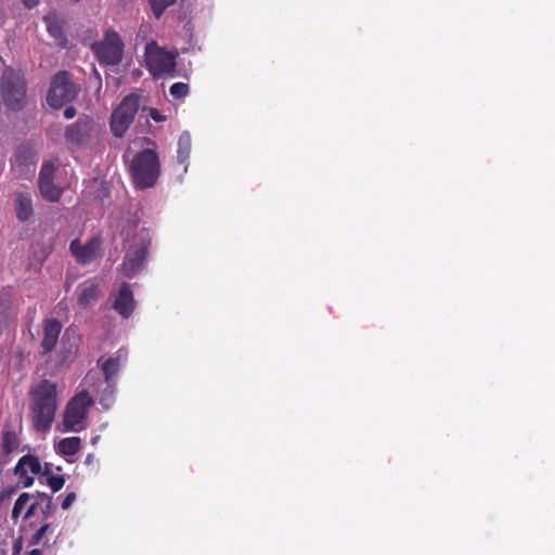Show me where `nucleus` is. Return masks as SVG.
<instances>
[{
  "label": "nucleus",
  "instance_id": "nucleus-1",
  "mask_svg": "<svg viewBox=\"0 0 555 555\" xmlns=\"http://www.w3.org/2000/svg\"><path fill=\"white\" fill-rule=\"evenodd\" d=\"M31 426L37 433L50 430L59 406L57 385L42 379L29 390Z\"/></svg>",
  "mask_w": 555,
  "mask_h": 555
},
{
  "label": "nucleus",
  "instance_id": "nucleus-2",
  "mask_svg": "<svg viewBox=\"0 0 555 555\" xmlns=\"http://www.w3.org/2000/svg\"><path fill=\"white\" fill-rule=\"evenodd\" d=\"M129 170L135 189L153 188L160 176L158 154L151 149L139 152L131 160Z\"/></svg>",
  "mask_w": 555,
  "mask_h": 555
},
{
  "label": "nucleus",
  "instance_id": "nucleus-3",
  "mask_svg": "<svg viewBox=\"0 0 555 555\" xmlns=\"http://www.w3.org/2000/svg\"><path fill=\"white\" fill-rule=\"evenodd\" d=\"M26 101V80L21 69L5 66L0 80V103L9 111L23 109Z\"/></svg>",
  "mask_w": 555,
  "mask_h": 555
},
{
  "label": "nucleus",
  "instance_id": "nucleus-4",
  "mask_svg": "<svg viewBox=\"0 0 555 555\" xmlns=\"http://www.w3.org/2000/svg\"><path fill=\"white\" fill-rule=\"evenodd\" d=\"M79 91L80 87L73 81L70 73L60 70L51 79L47 102L53 108H61L74 101Z\"/></svg>",
  "mask_w": 555,
  "mask_h": 555
},
{
  "label": "nucleus",
  "instance_id": "nucleus-5",
  "mask_svg": "<svg viewBox=\"0 0 555 555\" xmlns=\"http://www.w3.org/2000/svg\"><path fill=\"white\" fill-rule=\"evenodd\" d=\"M144 57L151 75L155 78L172 75L176 69V55L160 48L152 40L145 46Z\"/></svg>",
  "mask_w": 555,
  "mask_h": 555
},
{
  "label": "nucleus",
  "instance_id": "nucleus-6",
  "mask_svg": "<svg viewBox=\"0 0 555 555\" xmlns=\"http://www.w3.org/2000/svg\"><path fill=\"white\" fill-rule=\"evenodd\" d=\"M140 105L139 95L130 93L122 99L111 116V130L117 138L124 137L132 124Z\"/></svg>",
  "mask_w": 555,
  "mask_h": 555
},
{
  "label": "nucleus",
  "instance_id": "nucleus-7",
  "mask_svg": "<svg viewBox=\"0 0 555 555\" xmlns=\"http://www.w3.org/2000/svg\"><path fill=\"white\" fill-rule=\"evenodd\" d=\"M91 50L100 63L105 65H117L122 60L124 43L116 31L107 30L103 40L91 44Z\"/></svg>",
  "mask_w": 555,
  "mask_h": 555
},
{
  "label": "nucleus",
  "instance_id": "nucleus-8",
  "mask_svg": "<svg viewBox=\"0 0 555 555\" xmlns=\"http://www.w3.org/2000/svg\"><path fill=\"white\" fill-rule=\"evenodd\" d=\"M94 400L87 390L75 395L66 405L63 415V424L66 430L78 431L87 416L88 410L93 405Z\"/></svg>",
  "mask_w": 555,
  "mask_h": 555
},
{
  "label": "nucleus",
  "instance_id": "nucleus-9",
  "mask_svg": "<svg viewBox=\"0 0 555 555\" xmlns=\"http://www.w3.org/2000/svg\"><path fill=\"white\" fill-rule=\"evenodd\" d=\"M100 130L94 119L90 116H80L76 122L65 128L64 137L66 142L73 145L81 146L89 144L98 138Z\"/></svg>",
  "mask_w": 555,
  "mask_h": 555
},
{
  "label": "nucleus",
  "instance_id": "nucleus-10",
  "mask_svg": "<svg viewBox=\"0 0 555 555\" xmlns=\"http://www.w3.org/2000/svg\"><path fill=\"white\" fill-rule=\"evenodd\" d=\"M56 168L53 162L43 163L38 180L41 196L52 203L59 202L63 193L62 188L54 183Z\"/></svg>",
  "mask_w": 555,
  "mask_h": 555
},
{
  "label": "nucleus",
  "instance_id": "nucleus-11",
  "mask_svg": "<svg viewBox=\"0 0 555 555\" xmlns=\"http://www.w3.org/2000/svg\"><path fill=\"white\" fill-rule=\"evenodd\" d=\"M103 240L100 235L92 236L85 245L78 238L69 244V250L79 264L86 266L100 256Z\"/></svg>",
  "mask_w": 555,
  "mask_h": 555
},
{
  "label": "nucleus",
  "instance_id": "nucleus-12",
  "mask_svg": "<svg viewBox=\"0 0 555 555\" xmlns=\"http://www.w3.org/2000/svg\"><path fill=\"white\" fill-rule=\"evenodd\" d=\"M150 248V242H141L132 246L126 254L121 270L122 273L132 279L144 266Z\"/></svg>",
  "mask_w": 555,
  "mask_h": 555
},
{
  "label": "nucleus",
  "instance_id": "nucleus-13",
  "mask_svg": "<svg viewBox=\"0 0 555 555\" xmlns=\"http://www.w3.org/2000/svg\"><path fill=\"white\" fill-rule=\"evenodd\" d=\"M135 308V300L130 285L124 282L114 300L113 309L124 319H128Z\"/></svg>",
  "mask_w": 555,
  "mask_h": 555
},
{
  "label": "nucleus",
  "instance_id": "nucleus-14",
  "mask_svg": "<svg viewBox=\"0 0 555 555\" xmlns=\"http://www.w3.org/2000/svg\"><path fill=\"white\" fill-rule=\"evenodd\" d=\"M62 330L56 319H48L43 326V338L41 340L42 354L50 353L56 346Z\"/></svg>",
  "mask_w": 555,
  "mask_h": 555
},
{
  "label": "nucleus",
  "instance_id": "nucleus-15",
  "mask_svg": "<svg viewBox=\"0 0 555 555\" xmlns=\"http://www.w3.org/2000/svg\"><path fill=\"white\" fill-rule=\"evenodd\" d=\"M76 293L78 305L86 308L99 299L100 287L94 280H87L78 285Z\"/></svg>",
  "mask_w": 555,
  "mask_h": 555
},
{
  "label": "nucleus",
  "instance_id": "nucleus-16",
  "mask_svg": "<svg viewBox=\"0 0 555 555\" xmlns=\"http://www.w3.org/2000/svg\"><path fill=\"white\" fill-rule=\"evenodd\" d=\"M43 22L50 36L57 40L62 48H65L67 39L64 33L63 20L55 12H49L43 16Z\"/></svg>",
  "mask_w": 555,
  "mask_h": 555
},
{
  "label": "nucleus",
  "instance_id": "nucleus-17",
  "mask_svg": "<svg viewBox=\"0 0 555 555\" xmlns=\"http://www.w3.org/2000/svg\"><path fill=\"white\" fill-rule=\"evenodd\" d=\"M121 354L120 350L117 352L115 357H109L107 359H104L101 357L98 360V365L101 367V371L103 373V377L105 382H116L117 383V375L121 367Z\"/></svg>",
  "mask_w": 555,
  "mask_h": 555
},
{
  "label": "nucleus",
  "instance_id": "nucleus-18",
  "mask_svg": "<svg viewBox=\"0 0 555 555\" xmlns=\"http://www.w3.org/2000/svg\"><path fill=\"white\" fill-rule=\"evenodd\" d=\"M28 469L35 475L41 473V464L36 455L26 454L22 456L14 467V474L18 477L26 476Z\"/></svg>",
  "mask_w": 555,
  "mask_h": 555
},
{
  "label": "nucleus",
  "instance_id": "nucleus-19",
  "mask_svg": "<svg viewBox=\"0 0 555 555\" xmlns=\"http://www.w3.org/2000/svg\"><path fill=\"white\" fill-rule=\"evenodd\" d=\"M96 392L99 393V403L103 409H109L115 400L116 382L99 380Z\"/></svg>",
  "mask_w": 555,
  "mask_h": 555
},
{
  "label": "nucleus",
  "instance_id": "nucleus-20",
  "mask_svg": "<svg viewBox=\"0 0 555 555\" xmlns=\"http://www.w3.org/2000/svg\"><path fill=\"white\" fill-rule=\"evenodd\" d=\"M16 217L21 221L28 220L33 214V199L28 193H17L15 197Z\"/></svg>",
  "mask_w": 555,
  "mask_h": 555
},
{
  "label": "nucleus",
  "instance_id": "nucleus-21",
  "mask_svg": "<svg viewBox=\"0 0 555 555\" xmlns=\"http://www.w3.org/2000/svg\"><path fill=\"white\" fill-rule=\"evenodd\" d=\"M2 437V451L4 454L9 455L12 452L16 451L20 447V439L17 433L8 425H4L1 431Z\"/></svg>",
  "mask_w": 555,
  "mask_h": 555
},
{
  "label": "nucleus",
  "instance_id": "nucleus-22",
  "mask_svg": "<svg viewBox=\"0 0 555 555\" xmlns=\"http://www.w3.org/2000/svg\"><path fill=\"white\" fill-rule=\"evenodd\" d=\"M81 439L79 437H67L60 440L56 451L61 455L73 456L79 452Z\"/></svg>",
  "mask_w": 555,
  "mask_h": 555
},
{
  "label": "nucleus",
  "instance_id": "nucleus-23",
  "mask_svg": "<svg viewBox=\"0 0 555 555\" xmlns=\"http://www.w3.org/2000/svg\"><path fill=\"white\" fill-rule=\"evenodd\" d=\"M191 153V138L190 134L183 133L178 141L177 159L180 164H184Z\"/></svg>",
  "mask_w": 555,
  "mask_h": 555
},
{
  "label": "nucleus",
  "instance_id": "nucleus-24",
  "mask_svg": "<svg viewBox=\"0 0 555 555\" xmlns=\"http://www.w3.org/2000/svg\"><path fill=\"white\" fill-rule=\"evenodd\" d=\"M14 163L18 166L25 165L31 167V171H35V164L33 162V153L28 147L21 146L15 153Z\"/></svg>",
  "mask_w": 555,
  "mask_h": 555
},
{
  "label": "nucleus",
  "instance_id": "nucleus-25",
  "mask_svg": "<svg viewBox=\"0 0 555 555\" xmlns=\"http://www.w3.org/2000/svg\"><path fill=\"white\" fill-rule=\"evenodd\" d=\"M177 0H149L152 12L156 18H159L164 12L176 3Z\"/></svg>",
  "mask_w": 555,
  "mask_h": 555
},
{
  "label": "nucleus",
  "instance_id": "nucleus-26",
  "mask_svg": "<svg viewBox=\"0 0 555 555\" xmlns=\"http://www.w3.org/2000/svg\"><path fill=\"white\" fill-rule=\"evenodd\" d=\"M30 499V494L27 492H23L16 499L13 509H12V519L17 520L25 505L28 503Z\"/></svg>",
  "mask_w": 555,
  "mask_h": 555
},
{
  "label": "nucleus",
  "instance_id": "nucleus-27",
  "mask_svg": "<svg viewBox=\"0 0 555 555\" xmlns=\"http://www.w3.org/2000/svg\"><path fill=\"white\" fill-rule=\"evenodd\" d=\"M33 248V259L30 261V264L33 266L34 263H36L38 266H41L48 257V255L50 254V249L46 246H34Z\"/></svg>",
  "mask_w": 555,
  "mask_h": 555
},
{
  "label": "nucleus",
  "instance_id": "nucleus-28",
  "mask_svg": "<svg viewBox=\"0 0 555 555\" xmlns=\"http://www.w3.org/2000/svg\"><path fill=\"white\" fill-rule=\"evenodd\" d=\"M189 85L184 82H175L169 88L170 94L176 99H183L189 93Z\"/></svg>",
  "mask_w": 555,
  "mask_h": 555
},
{
  "label": "nucleus",
  "instance_id": "nucleus-29",
  "mask_svg": "<svg viewBox=\"0 0 555 555\" xmlns=\"http://www.w3.org/2000/svg\"><path fill=\"white\" fill-rule=\"evenodd\" d=\"M42 501H44L41 508L42 519L47 520L55 511V505L53 503L52 496H42Z\"/></svg>",
  "mask_w": 555,
  "mask_h": 555
},
{
  "label": "nucleus",
  "instance_id": "nucleus-30",
  "mask_svg": "<svg viewBox=\"0 0 555 555\" xmlns=\"http://www.w3.org/2000/svg\"><path fill=\"white\" fill-rule=\"evenodd\" d=\"M47 483L49 485L53 492H57L63 488L65 483V478L64 476H49L47 478Z\"/></svg>",
  "mask_w": 555,
  "mask_h": 555
},
{
  "label": "nucleus",
  "instance_id": "nucleus-31",
  "mask_svg": "<svg viewBox=\"0 0 555 555\" xmlns=\"http://www.w3.org/2000/svg\"><path fill=\"white\" fill-rule=\"evenodd\" d=\"M50 525L48 522H44L31 537L30 544H38L47 531L49 530Z\"/></svg>",
  "mask_w": 555,
  "mask_h": 555
},
{
  "label": "nucleus",
  "instance_id": "nucleus-32",
  "mask_svg": "<svg viewBox=\"0 0 555 555\" xmlns=\"http://www.w3.org/2000/svg\"><path fill=\"white\" fill-rule=\"evenodd\" d=\"M76 501V493L75 492H69L65 499L63 500L62 502V508L63 509H68L73 503Z\"/></svg>",
  "mask_w": 555,
  "mask_h": 555
},
{
  "label": "nucleus",
  "instance_id": "nucleus-33",
  "mask_svg": "<svg viewBox=\"0 0 555 555\" xmlns=\"http://www.w3.org/2000/svg\"><path fill=\"white\" fill-rule=\"evenodd\" d=\"M39 505H40V502H39V501H35V502H33V503L29 505V507L27 508L26 513H25V518L27 519V518H30L31 516H34V515H35V513H36V508H37V506H39Z\"/></svg>",
  "mask_w": 555,
  "mask_h": 555
},
{
  "label": "nucleus",
  "instance_id": "nucleus-34",
  "mask_svg": "<svg viewBox=\"0 0 555 555\" xmlns=\"http://www.w3.org/2000/svg\"><path fill=\"white\" fill-rule=\"evenodd\" d=\"M76 108L74 106H67L64 112H63V115L66 119H72L76 116Z\"/></svg>",
  "mask_w": 555,
  "mask_h": 555
},
{
  "label": "nucleus",
  "instance_id": "nucleus-35",
  "mask_svg": "<svg viewBox=\"0 0 555 555\" xmlns=\"http://www.w3.org/2000/svg\"><path fill=\"white\" fill-rule=\"evenodd\" d=\"M150 116L155 121H162V120L165 119L164 116L156 108H151L150 109Z\"/></svg>",
  "mask_w": 555,
  "mask_h": 555
},
{
  "label": "nucleus",
  "instance_id": "nucleus-36",
  "mask_svg": "<svg viewBox=\"0 0 555 555\" xmlns=\"http://www.w3.org/2000/svg\"><path fill=\"white\" fill-rule=\"evenodd\" d=\"M21 478H24L23 485L25 488H28L34 483V478L28 476L27 474H26V476H22Z\"/></svg>",
  "mask_w": 555,
  "mask_h": 555
},
{
  "label": "nucleus",
  "instance_id": "nucleus-37",
  "mask_svg": "<svg viewBox=\"0 0 555 555\" xmlns=\"http://www.w3.org/2000/svg\"><path fill=\"white\" fill-rule=\"evenodd\" d=\"M22 2L26 8L33 9L39 3V0H22Z\"/></svg>",
  "mask_w": 555,
  "mask_h": 555
},
{
  "label": "nucleus",
  "instance_id": "nucleus-38",
  "mask_svg": "<svg viewBox=\"0 0 555 555\" xmlns=\"http://www.w3.org/2000/svg\"><path fill=\"white\" fill-rule=\"evenodd\" d=\"M21 548H22V540L17 539L13 544V551L15 554H18L21 552Z\"/></svg>",
  "mask_w": 555,
  "mask_h": 555
},
{
  "label": "nucleus",
  "instance_id": "nucleus-39",
  "mask_svg": "<svg viewBox=\"0 0 555 555\" xmlns=\"http://www.w3.org/2000/svg\"><path fill=\"white\" fill-rule=\"evenodd\" d=\"M42 496H49L47 493H43V492H36V500L35 501H39L40 502V505H42L44 503V501H42Z\"/></svg>",
  "mask_w": 555,
  "mask_h": 555
},
{
  "label": "nucleus",
  "instance_id": "nucleus-40",
  "mask_svg": "<svg viewBox=\"0 0 555 555\" xmlns=\"http://www.w3.org/2000/svg\"><path fill=\"white\" fill-rule=\"evenodd\" d=\"M41 475H42V476H44V477H47V478H48L49 476H53V475H52V472H51V469H50V467H49V464H46V466H44V470L41 473Z\"/></svg>",
  "mask_w": 555,
  "mask_h": 555
},
{
  "label": "nucleus",
  "instance_id": "nucleus-41",
  "mask_svg": "<svg viewBox=\"0 0 555 555\" xmlns=\"http://www.w3.org/2000/svg\"><path fill=\"white\" fill-rule=\"evenodd\" d=\"M29 555H42V551L39 548L31 550Z\"/></svg>",
  "mask_w": 555,
  "mask_h": 555
},
{
  "label": "nucleus",
  "instance_id": "nucleus-42",
  "mask_svg": "<svg viewBox=\"0 0 555 555\" xmlns=\"http://www.w3.org/2000/svg\"><path fill=\"white\" fill-rule=\"evenodd\" d=\"M93 379H94V375H93L91 372H89V373L87 374V376H86V382H87V383H90V382H91V380H93Z\"/></svg>",
  "mask_w": 555,
  "mask_h": 555
},
{
  "label": "nucleus",
  "instance_id": "nucleus-43",
  "mask_svg": "<svg viewBox=\"0 0 555 555\" xmlns=\"http://www.w3.org/2000/svg\"><path fill=\"white\" fill-rule=\"evenodd\" d=\"M94 73H95V75H96V78H98L99 80H101L100 74H98V72H96V70H94Z\"/></svg>",
  "mask_w": 555,
  "mask_h": 555
},
{
  "label": "nucleus",
  "instance_id": "nucleus-44",
  "mask_svg": "<svg viewBox=\"0 0 555 555\" xmlns=\"http://www.w3.org/2000/svg\"><path fill=\"white\" fill-rule=\"evenodd\" d=\"M0 63L4 64V60L0 56Z\"/></svg>",
  "mask_w": 555,
  "mask_h": 555
}]
</instances>
